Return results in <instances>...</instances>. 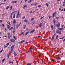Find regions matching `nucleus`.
<instances>
[{
	"label": "nucleus",
	"mask_w": 65,
	"mask_h": 65,
	"mask_svg": "<svg viewBox=\"0 0 65 65\" xmlns=\"http://www.w3.org/2000/svg\"><path fill=\"white\" fill-rule=\"evenodd\" d=\"M14 45H12V46L11 48L10 53H12V52H13V48H14Z\"/></svg>",
	"instance_id": "obj_1"
},
{
	"label": "nucleus",
	"mask_w": 65,
	"mask_h": 65,
	"mask_svg": "<svg viewBox=\"0 0 65 65\" xmlns=\"http://www.w3.org/2000/svg\"><path fill=\"white\" fill-rule=\"evenodd\" d=\"M57 14V13L55 12L54 13H53L52 18H54L55 17V15H56Z\"/></svg>",
	"instance_id": "obj_2"
},
{
	"label": "nucleus",
	"mask_w": 65,
	"mask_h": 65,
	"mask_svg": "<svg viewBox=\"0 0 65 65\" xmlns=\"http://www.w3.org/2000/svg\"><path fill=\"white\" fill-rule=\"evenodd\" d=\"M8 36L9 39H10V33H8Z\"/></svg>",
	"instance_id": "obj_3"
},
{
	"label": "nucleus",
	"mask_w": 65,
	"mask_h": 65,
	"mask_svg": "<svg viewBox=\"0 0 65 65\" xmlns=\"http://www.w3.org/2000/svg\"><path fill=\"white\" fill-rule=\"evenodd\" d=\"M10 40L11 42H15V40L14 39H11Z\"/></svg>",
	"instance_id": "obj_4"
},
{
	"label": "nucleus",
	"mask_w": 65,
	"mask_h": 65,
	"mask_svg": "<svg viewBox=\"0 0 65 65\" xmlns=\"http://www.w3.org/2000/svg\"><path fill=\"white\" fill-rule=\"evenodd\" d=\"M40 28H41L42 27V23H40L39 24Z\"/></svg>",
	"instance_id": "obj_5"
},
{
	"label": "nucleus",
	"mask_w": 65,
	"mask_h": 65,
	"mask_svg": "<svg viewBox=\"0 0 65 65\" xmlns=\"http://www.w3.org/2000/svg\"><path fill=\"white\" fill-rule=\"evenodd\" d=\"M58 37H59V35H57L56 37V40H58Z\"/></svg>",
	"instance_id": "obj_6"
},
{
	"label": "nucleus",
	"mask_w": 65,
	"mask_h": 65,
	"mask_svg": "<svg viewBox=\"0 0 65 65\" xmlns=\"http://www.w3.org/2000/svg\"><path fill=\"white\" fill-rule=\"evenodd\" d=\"M17 2L18 1H13L11 2V3L13 4L15 3H17Z\"/></svg>",
	"instance_id": "obj_7"
},
{
	"label": "nucleus",
	"mask_w": 65,
	"mask_h": 65,
	"mask_svg": "<svg viewBox=\"0 0 65 65\" xmlns=\"http://www.w3.org/2000/svg\"><path fill=\"white\" fill-rule=\"evenodd\" d=\"M15 19H14L13 20V23L14 24H15L16 23V21H15Z\"/></svg>",
	"instance_id": "obj_8"
},
{
	"label": "nucleus",
	"mask_w": 65,
	"mask_h": 65,
	"mask_svg": "<svg viewBox=\"0 0 65 65\" xmlns=\"http://www.w3.org/2000/svg\"><path fill=\"white\" fill-rule=\"evenodd\" d=\"M53 23H54V25H55L56 24V20L55 19H54L53 20Z\"/></svg>",
	"instance_id": "obj_9"
},
{
	"label": "nucleus",
	"mask_w": 65,
	"mask_h": 65,
	"mask_svg": "<svg viewBox=\"0 0 65 65\" xmlns=\"http://www.w3.org/2000/svg\"><path fill=\"white\" fill-rule=\"evenodd\" d=\"M58 30H60V31H62V29H63V28H58Z\"/></svg>",
	"instance_id": "obj_10"
},
{
	"label": "nucleus",
	"mask_w": 65,
	"mask_h": 65,
	"mask_svg": "<svg viewBox=\"0 0 65 65\" xmlns=\"http://www.w3.org/2000/svg\"><path fill=\"white\" fill-rule=\"evenodd\" d=\"M57 28H58L60 27V23H58L57 25Z\"/></svg>",
	"instance_id": "obj_11"
},
{
	"label": "nucleus",
	"mask_w": 65,
	"mask_h": 65,
	"mask_svg": "<svg viewBox=\"0 0 65 65\" xmlns=\"http://www.w3.org/2000/svg\"><path fill=\"white\" fill-rule=\"evenodd\" d=\"M19 14H20V12H18L17 13V16H16V18H18V17H19Z\"/></svg>",
	"instance_id": "obj_12"
},
{
	"label": "nucleus",
	"mask_w": 65,
	"mask_h": 65,
	"mask_svg": "<svg viewBox=\"0 0 65 65\" xmlns=\"http://www.w3.org/2000/svg\"><path fill=\"white\" fill-rule=\"evenodd\" d=\"M27 6H27V5H25L24 6V7H23V9H25V7H27Z\"/></svg>",
	"instance_id": "obj_13"
},
{
	"label": "nucleus",
	"mask_w": 65,
	"mask_h": 65,
	"mask_svg": "<svg viewBox=\"0 0 65 65\" xmlns=\"http://www.w3.org/2000/svg\"><path fill=\"white\" fill-rule=\"evenodd\" d=\"M21 22H20L19 24L18 25H17L16 26V28H18V27H19V26H20V25H21Z\"/></svg>",
	"instance_id": "obj_14"
},
{
	"label": "nucleus",
	"mask_w": 65,
	"mask_h": 65,
	"mask_svg": "<svg viewBox=\"0 0 65 65\" xmlns=\"http://www.w3.org/2000/svg\"><path fill=\"white\" fill-rule=\"evenodd\" d=\"M25 41L24 40H22L20 42V43H23L24 42H25Z\"/></svg>",
	"instance_id": "obj_15"
},
{
	"label": "nucleus",
	"mask_w": 65,
	"mask_h": 65,
	"mask_svg": "<svg viewBox=\"0 0 65 65\" xmlns=\"http://www.w3.org/2000/svg\"><path fill=\"white\" fill-rule=\"evenodd\" d=\"M54 36H53L51 39V40L52 41H53V40H54Z\"/></svg>",
	"instance_id": "obj_16"
},
{
	"label": "nucleus",
	"mask_w": 65,
	"mask_h": 65,
	"mask_svg": "<svg viewBox=\"0 0 65 65\" xmlns=\"http://www.w3.org/2000/svg\"><path fill=\"white\" fill-rule=\"evenodd\" d=\"M14 54L15 56H17V53H16V52H15V51L14 52Z\"/></svg>",
	"instance_id": "obj_17"
},
{
	"label": "nucleus",
	"mask_w": 65,
	"mask_h": 65,
	"mask_svg": "<svg viewBox=\"0 0 65 65\" xmlns=\"http://www.w3.org/2000/svg\"><path fill=\"white\" fill-rule=\"evenodd\" d=\"M34 31H35V30L33 29L30 32V33H33Z\"/></svg>",
	"instance_id": "obj_18"
},
{
	"label": "nucleus",
	"mask_w": 65,
	"mask_h": 65,
	"mask_svg": "<svg viewBox=\"0 0 65 65\" xmlns=\"http://www.w3.org/2000/svg\"><path fill=\"white\" fill-rule=\"evenodd\" d=\"M26 25H24V26L23 27V29H25V28H26Z\"/></svg>",
	"instance_id": "obj_19"
},
{
	"label": "nucleus",
	"mask_w": 65,
	"mask_h": 65,
	"mask_svg": "<svg viewBox=\"0 0 65 65\" xmlns=\"http://www.w3.org/2000/svg\"><path fill=\"white\" fill-rule=\"evenodd\" d=\"M8 24L9 25V26H10V22L9 21H8L7 22Z\"/></svg>",
	"instance_id": "obj_20"
},
{
	"label": "nucleus",
	"mask_w": 65,
	"mask_h": 65,
	"mask_svg": "<svg viewBox=\"0 0 65 65\" xmlns=\"http://www.w3.org/2000/svg\"><path fill=\"white\" fill-rule=\"evenodd\" d=\"M33 50V48H32V46H30V51H32V50Z\"/></svg>",
	"instance_id": "obj_21"
},
{
	"label": "nucleus",
	"mask_w": 65,
	"mask_h": 65,
	"mask_svg": "<svg viewBox=\"0 0 65 65\" xmlns=\"http://www.w3.org/2000/svg\"><path fill=\"white\" fill-rule=\"evenodd\" d=\"M10 63L11 64H13V62H11V61H10L9 62V64H10Z\"/></svg>",
	"instance_id": "obj_22"
},
{
	"label": "nucleus",
	"mask_w": 65,
	"mask_h": 65,
	"mask_svg": "<svg viewBox=\"0 0 65 65\" xmlns=\"http://www.w3.org/2000/svg\"><path fill=\"white\" fill-rule=\"evenodd\" d=\"M7 27L8 28V29H9V28H10V26H9V25H7Z\"/></svg>",
	"instance_id": "obj_23"
},
{
	"label": "nucleus",
	"mask_w": 65,
	"mask_h": 65,
	"mask_svg": "<svg viewBox=\"0 0 65 65\" xmlns=\"http://www.w3.org/2000/svg\"><path fill=\"white\" fill-rule=\"evenodd\" d=\"M59 59H60V57L59 56L58 57L57 60V61H58V60H59Z\"/></svg>",
	"instance_id": "obj_24"
},
{
	"label": "nucleus",
	"mask_w": 65,
	"mask_h": 65,
	"mask_svg": "<svg viewBox=\"0 0 65 65\" xmlns=\"http://www.w3.org/2000/svg\"><path fill=\"white\" fill-rule=\"evenodd\" d=\"M45 64V63H44V62L43 61H42V65H43V64Z\"/></svg>",
	"instance_id": "obj_25"
},
{
	"label": "nucleus",
	"mask_w": 65,
	"mask_h": 65,
	"mask_svg": "<svg viewBox=\"0 0 65 65\" xmlns=\"http://www.w3.org/2000/svg\"><path fill=\"white\" fill-rule=\"evenodd\" d=\"M14 39L15 40H17V38L15 37V36H14Z\"/></svg>",
	"instance_id": "obj_26"
},
{
	"label": "nucleus",
	"mask_w": 65,
	"mask_h": 65,
	"mask_svg": "<svg viewBox=\"0 0 65 65\" xmlns=\"http://www.w3.org/2000/svg\"><path fill=\"white\" fill-rule=\"evenodd\" d=\"M32 64L31 63H28L27 64V65H31Z\"/></svg>",
	"instance_id": "obj_27"
},
{
	"label": "nucleus",
	"mask_w": 65,
	"mask_h": 65,
	"mask_svg": "<svg viewBox=\"0 0 65 65\" xmlns=\"http://www.w3.org/2000/svg\"><path fill=\"white\" fill-rule=\"evenodd\" d=\"M9 6H8L6 8V9H8L9 8Z\"/></svg>",
	"instance_id": "obj_28"
},
{
	"label": "nucleus",
	"mask_w": 65,
	"mask_h": 65,
	"mask_svg": "<svg viewBox=\"0 0 65 65\" xmlns=\"http://www.w3.org/2000/svg\"><path fill=\"white\" fill-rule=\"evenodd\" d=\"M59 31H59V30H57V31L56 33H59Z\"/></svg>",
	"instance_id": "obj_29"
},
{
	"label": "nucleus",
	"mask_w": 65,
	"mask_h": 65,
	"mask_svg": "<svg viewBox=\"0 0 65 65\" xmlns=\"http://www.w3.org/2000/svg\"><path fill=\"white\" fill-rule=\"evenodd\" d=\"M17 11H15L14 12H13L12 13H11V14L12 15H13V13H14V12H16Z\"/></svg>",
	"instance_id": "obj_30"
},
{
	"label": "nucleus",
	"mask_w": 65,
	"mask_h": 65,
	"mask_svg": "<svg viewBox=\"0 0 65 65\" xmlns=\"http://www.w3.org/2000/svg\"><path fill=\"white\" fill-rule=\"evenodd\" d=\"M10 18L11 19H12V15H11H11H10Z\"/></svg>",
	"instance_id": "obj_31"
},
{
	"label": "nucleus",
	"mask_w": 65,
	"mask_h": 65,
	"mask_svg": "<svg viewBox=\"0 0 65 65\" xmlns=\"http://www.w3.org/2000/svg\"><path fill=\"white\" fill-rule=\"evenodd\" d=\"M57 34L56 33H55L54 34V35L53 36H54V37H55V36Z\"/></svg>",
	"instance_id": "obj_32"
},
{
	"label": "nucleus",
	"mask_w": 65,
	"mask_h": 65,
	"mask_svg": "<svg viewBox=\"0 0 65 65\" xmlns=\"http://www.w3.org/2000/svg\"><path fill=\"white\" fill-rule=\"evenodd\" d=\"M25 44H28V42L27 41L25 43Z\"/></svg>",
	"instance_id": "obj_33"
},
{
	"label": "nucleus",
	"mask_w": 65,
	"mask_h": 65,
	"mask_svg": "<svg viewBox=\"0 0 65 65\" xmlns=\"http://www.w3.org/2000/svg\"><path fill=\"white\" fill-rule=\"evenodd\" d=\"M24 22H27V20L26 19H25L24 20Z\"/></svg>",
	"instance_id": "obj_34"
},
{
	"label": "nucleus",
	"mask_w": 65,
	"mask_h": 65,
	"mask_svg": "<svg viewBox=\"0 0 65 65\" xmlns=\"http://www.w3.org/2000/svg\"><path fill=\"white\" fill-rule=\"evenodd\" d=\"M8 56H7V57H8V58H9V54H8Z\"/></svg>",
	"instance_id": "obj_35"
},
{
	"label": "nucleus",
	"mask_w": 65,
	"mask_h": 65,
	"mask_svg": "<svg viewBox=\"0 0 65 65\" xmlns=\"http://www.w3.org/2000/svg\"><path fill=\"white\" fill-rule=\"evenodd\" d=\"M15 14H14V15H13V19H14V18H15Z\"/></svg>",
	"instance_id": "obj_36"
},
{
	"label": "nucleus",
	"mask_w": 65,
	"mask_h": 65,
	"mask_svg": "<svg viewBox=\"0 0 65 65\" xmlns=\"http://www.w3.org/2000/svg\"><path fill=\"white\" fill-rule=\"evenodd\" d=\"M2 27H5V25H4L3 24H2Z\"/></svg>",
	"instance_id": "obj_37"
},
{
	"label": "nucleus",
	"mask_w": 65,
	"mask_h": 65,
	"mask_svg": "<svg viewBox=\"0 0 65 65\" xmlns=\"http://www.w3.org/2000/svg\"><path fill=\"white\" fill-rule=\"evenodd\" d=\"M4 60H5V59L4 58L2 60V62H4Z\"/></svg>",
	"instance_id": "obj_38"
},
{
	"label": "nucleus",
	"mask_w": 65,
	"mask_h": 65,
	"mask_svg": "<svg viewBox=\"0 0 65 65\" xmlns=\"http://www.w3.org/2000/svg\"><path fill=\"white\" fill-rule=\"evenodd\" d=\"M6 13H5L4 14H2V16H3V15H5Z\"/></svg>",
	"instance_id": "obj_39"
},
{
	"label": "nucleus",
	"mask_w": 65,
	"mask_h": 65,
	"mask_svg": "<svg viewBox=\"0 0 65 65\" xmlns=\"http://www.w3.org/2000/svg\"><path fill=\"white\" fill-rule=\"evenodd\" d=\"M5 30V32H6V31H7V29L5 28L4 29Z\"/></svg>",
	"instance_id": "obj_40"
},
{
	"label": "nucleus",
	"mask_w": 65,
	"mask_h": 65,
	"mask_svg": "<svg viewBox=\"0 0 65 65\" xmlns=\"http://www.w3.org/2000/svg\"><path fill=\"white\" fill-rule=\"evenodd\" d=\"M64 38V37H63L62 38H60V39H63V38Z\"/></svg>",
	"instance_id": "obj_41"
},
{
	"label": "nucleus",
	"mask_w": 65,
	"mask_h": 65,
	"mask_svg": "<svg viewBox=\"0 0 65 65\" xmlns=\"http://www.w3.org/2000/svg\"><path fill=\"white\" fill-rule=\"evenodd\" d=\"M44 18V16L40 18V19H42V18Z\"/></svg>",
	"instance_id": "obj_42"
},
{
	"label": "nucleus",
	"mask_w": 65,
	"mask_h": 65,
	"mask_svg": "<svg viewBox=\"0 0 65 65\" xmlns=\"http://www.w3.org/2000/svg\"><path fill=\"white\" fill-rule=\"evenodd\" d=\"M59 33L60 34H61L62 33V32H61V31H60L59 32Z\"/></svg>",
	"instance_id": "obj_43"
},
{
	"label": "nucleus",
	"mask_w": 65,
	"mask_h": 65,
	"mask_svg": "<svg viewBox=\"0 0 65 65\" xmlns=\"http://www.w3.org/2000/svg\"><path fill=\"white\" fill-rule=\"evenodd\" d=\"M9 43H7L6 44V45L8 46V45H9Z\"/></svg>",
	"instance_id": "obj_44"
},
{
	"label": "nucleus",
	"mask_w": 65,
	"mask_h": 65,
	"mask_svg": "<svg viewBox=\"0 0 65 65\" xmlns=\"http://www.w3.org/2000/svg\"><path fill=\"white\" fill-rule=\"evenodd\" d=\"M41 37V36H38V38H39V37Z\"/></svg>",
	"instance_id": "obj_45"
},
{
	"label": "nucleus",
	"mask_w": 65,
	"mask_h": 65,
	"mask_svg": "<svg viewBox=\"0 0 65 65\" xmlns=\"http://www.w3.org/2000/svg\"><path fill=\"white\" fill-rule=\"evenodd\" d=\"M4 48H5L6 47V46H5V45H4Z\"/></svg>",
	"instance_id": "obj_46"
},
{
	"label": "nucleus",
	"mask_w": 65,
	"mask_h": 65,
	"mask_svg": "<svg viewBox=\"0 0 65 65\" xmlns=\"http://www.w3.org/2000/svg\"><path fill=\"white\" fill-rule=\"evenodd\" d=\"M38 7H41V5H38Z\"/></svg>",
	"instance_id": "obj_47"
},
{
	"label": "nucleus",
	"mask_w": 65,
	"mask_h": 65,
	"mask_svg": "<svg viewBox=\"0 0 65 65\" xmlns=\"http://www.w3.org/2000/svg\"><path fill=\"white\" fill-rule=\"evenodd\" d=\"M5 4V3H1L0 4V5H1V4Z\"/></svg>",
	"instance_id": "obj_48"
},
{
	"label": "nucleus",
	"mask_w": 65,
	"mask_h": 65,
	"mask_svg": "<svg viewBox=\"0 0 65 65\" xmlns=\"http://www.w3.org/2000/svg\"><path fill=\"white\" fill-rule=\"evenodd\" d=\"M25 16H24L22 18V19H25Z\"/></svg>",
	"instance_id": "obj_49"
},
{
	"label": "nucleus",
	"mask_w": 65,
	"mask_h": 65,
	"mask_svg": "<svg viewBox=\"0 0 65 65\" xmlns=\"http://www.w3.org/2000/svg\"><path fill=\"white\" fill-rule=\"evenodd\" d=\"M52 61H55V60H54V59H52V60H51Z\"/></svg>",
	"instance_id": "obj_50"
},
{
	"label": "nucleus",
	"mask_w": 65,
	"mask_h": 65,
	"mask_svg": "<svg viewBox=\"0 0 65 65\" xmlns=\"http://www.w3.org/2000/svg\"><path fill=\"white\" fill-rule=\"evenodd\" d=\"M30 51H29L28 52H27L26 53H27L28 54V53H30Z\"/></svg>",
	"instance_id": "obj_51"
},
{
	"label": "nucleus",
	"mask_w": 65,
	"mask_h": 65,
	"mask_svg": "<svg viewBox=\"0 0 65 65\" xmlns=\"http://www.w3.org/2000/svg\"><path fill=\"white\" fill-rule=\"evenodd\" d=\"M30 13L31 14L32 13V11H31L30 12Z\"/></svg>",
	"instance_id": "obj_52"
},
{
	"label": "nucleus",
	"mask_w": 65,
	"mask_h": 65,
	"mask_svg": "<svg viewBox=\"0 0 65 65\" xmlns=\"http://www.w3.org/2000/svg\"><path fill=\"white\" fill-rule=\"evenodd\" d=\"M31 21H33V20H34V18H32L31 19Z\"/></svg>",
	"instance_id": "obj_53"
},
{
	"label": "nucleus",
	"mask_w": 65,
	"mask_h": 65,
	"mask_svg": "<svg viewBox=\"0 0 65 65\" xmlns=\"http://www.w3.org/2000/svg\"><path fill=\"white\" fill-rule=\"evenodd\" d=\"M28 34L27 33V32H26V33L25 34V35H27Z\"/></svg>",
	"instance_id": "obj_54"
},
{
	"label": "nucleus",
	"mask_w": 65,
	"mask_h": 65,
	"mask_svg": "<svg viewBox=\"0 0 65 65\" xmlns=\"http://www.w3.org/2000/svg\"><path fill=\"white\" fill-rule=\"evenodd\" d=\"M51 18H52V16H50L49 17V19H51Z\"/></svg>",
	"instance_id": "obj_55"
},
{
	"label": "nucleus",
	"mask_w": 65,
	"mask_h": 65,
	"mask_svg": "<svg viewBox=\"0 0 65 65\" xmlns=\"http://www.w3.org/2000/svg\"><path fill=\"white\" fill-rule=\"evenodd\" d=\"M12 6H11L10 7L11 9H12Z\"/></svg>",
	"instance_id": "obj_56"
},
{
	"label": "nucleus",
	"mask_w": 65,
	"mask_h": 65,
	"mask_svg": "<svg viewBox=\"0 0 65 65\" xmlns=\"http://www.w3.org/2000/svg\"><path fill=\"white\" fill-rule=\"evenodd\" d=\"M3 51V50H2V49L0 51V53H1Z\"/></svg>",
	"instance_id": "obj_57"
},
{
	"label": "nucleus",
	"mask_w": 65,
	"mask_h": 65,
	"mask_svg": "<svg viewBox=\"0 0 65 65\" xmlns=\"http://www.w3.org/2000/svg\"><path fill=\"white\" fill-rule=\"evenodd\" d=\"M34 5H37V3H36V4H35Z\"/></svg>",
	"instance_id": "obj_58"
},
{
	"label": "nucleus",
	"mask_w": 65,
	"mask_h": 65,
	"mask_svg": "<svg viewBox=\"0 0 65 65\" xmlns=\"http://www.w3.org/2000/svg\"><path fill=\"white\" fill-rule=\"evenodd\" d=\"M49 4H48V3H47V7H48V5H49Z\"/></svg>",
	"instance_id": "obj_59"
},
{
	"label": "nucleus",
	"mask_w": 65,
	"mask_h": 65,
	"mask_svg": "<svg viewBox=\"0 0 65 65\" xmlns=\"http://www.w3.org/2000/svg\"><path fill=\"white\" fill-rule=\"evenodd\" d=\"M11 29H12L13 28V27H11Z\"/></svg>",
	"instance_id": "obj_60"
},
{
	"label": "nucleus",
	"mask_w": 65,
	"mask_h": 65,
	"mask_svg": "<svg viewBox=\"0 0 65 65\" xmlns=\"http://www.w3.org/2000/svg\"><path fill=\"white\" fill-rule=\"evenodd\" d=\"M53 26L52 25L51 26V28H53Z\"/></svg>",
	"instance_id": "obj_61"
},
{
	"label": "nucleus",
	"mask_w": 65,
	"mask_h": 65,
	"mask_svg": "<svg viewBox=\"0 0 65 65\" xmlns=\"http://www.w3.org/2000/svg\"><path fill=\"white\" fill-rule=\"evenodd\" d=\"M61 8H60L59 9V10H61Z\"/></svg>",
	"instance_id": "obj_62"
},
{
	"label": "nucleus",
	"mask_w": 65,
	"mask_h": 65,
	"mask_svg": "<svg viewBox=\"0 0 65 65\" xmlns=\"http://www.w3.org/2000/svg\"><path fill=\"white\" fill-rule=\"evenodd\" d=\"M0 23H2V20H0Z\"/></svg>",
	"instance_id": "obj_63"
},
{
	"label": "nucleus",
	"mask_w": 65,
	"mask_h": 65,
	"mask_svg": "<svg viewBox=\"0 0 65 65\" xmlns=\"http://www.w3.org/2000/svg\"><path fill=\"white\" fill-rule=\"evenodd\" d=\"M63 6H65V4H64L63 5Z\"/></svg>",
	"instance_id": "obj_64"
}]
</instances>
